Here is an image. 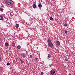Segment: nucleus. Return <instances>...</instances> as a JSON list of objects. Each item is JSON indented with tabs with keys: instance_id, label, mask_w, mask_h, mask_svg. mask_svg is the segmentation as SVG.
Returning <instances> with one entry per match:
<instances>
[{
	"instance_id": "nucleus-1",
	"label": "nucleus",
	"mask_w": 75,
	"mask_h": 75,
	"mask_svg": "<svg viewBox=\"0 0 75 75\" xmlns=\"http://www.w3.org/2000/svg\"><path fill=\"white\" fill-rule=\"evenodd\" d=\"M6 3L9 6H12L13 4V1L11 0H6Z\"/></svg>"
},
{
	"instance_id": "nucleus-6",
	"label": "nucleus",
	"mask_w": 75,
	"mask_h": 75,
	"mask_svg": "<svg viewBox=\"0 0 75 75\" xmlns=\"http://www.w3.org/2000/svg\"><path fill=\"white\" fill-rule=\"evenodd\" d=\"M51 74H52V75H53V74H55V71H51Z\"/></svg>"
},
{
	"instance_id": "nucleus-19",
	"label": "nucleus",
	"mask_w": 75,
	"mask_h": 75,
	"mask_svg": "<svg viewBox=\"0 0 75 75\" xmlns=\"http://www.w3.org/2000/svg\"><path fill=\"white\" fill-rule=\"evenodd\" d=\"M6 65H7L8 66V65H10V63H7L6 64Z\"/></svg>"
},
{
	"instance_id": "nucleus-27",
	"label": "nucleus",
	"mask_w": 75,
	"mask_h": 75,
	"mask_svg": "<svg viewBox=\"0 0 75 75\" xmlns=\"http://www.w3.org/2000/svg\"><path fill=\"white\" fill-rule=\"evenodd\" d=\"M0 11H3V10H0Z\"/></svg>"
},
{
	"instance_id": "nucleus-14",
	"label": "nucleus",
	"mask_w": 75,
	"mask_h": 75,
	"mask_svg": "<svg viewBox=\"0 0 75 75\" xmlns=\"http://www.w3.org/2000/svg\"><path fill=\"white\" fill-rule=\"evenodd\" d=\"M33 8H35V7H36V5L35 4H33Z\"/></svg>"
},
{
	"instance_id": "nucleus-22",
	"label": "nucleus",
	"mask_w": 75,
	"mask_h": 75,
	"mask_svg": "<svg viewBox=\"0 0 75 75\" xmlns=\"http://www.w3.org/2000/svg\"><path fill=\"white\" fill-rule=\"evenodd\" d=\"M41 75H43L44 74V72H41Z\"/></svg>"
},
{
	"instance_id": "nucleus-20",
	"label": "nucleus",
	"mask_w": 75,
	"mask_h": 75,
	"mask_svg": "<svg viewBox=\"0 0 75 75\" xmlns=\"http://www.w3.org/2000/svg\"><path fill=\"white\" fill-rule=\"evenodd\" d=\"M20 61H21V62H22V63H23V60H22L21 59H20Z\"/></svg>"
},
{
	"instance_id": "nucleus-12",
	"label": "nucleus",
	"mask_w": 75,
	"mask_h": 75,
	"mask_svg": "<svg viewBox=\"0 0 75 75\" xmlns=\"http://www.w3.org/2000/svg\"><path fill=\"white\" fill-rule=\"evenodd\" d=\"M47 57L48 58H51V54H48Z\"/></svg>"
},
{
	"instance_id": "nucleus-26",
	"label": "nucleus",
	"mask_w": 75,
	"mask_h": 75,
	"mask_svg": "<svg viewBox=\"0 0 75 75\" xmlns=\"http://www.w3.org/2000/svg\"><path fill=\"white\" fill-rule=\"evenodd\" d=\"M1 60V57L0 56V60Z\"/></svg>"
},
{
	"instance_id": "nucleus-16",
	"label": "nucleus",
	"mask_w": 75,
	"mask_h": 75,
	"mask_svg": "<svg viewBox=\"0 0 75 75\" xmlns=\"http://www.w3.org/2000/svg\"><path fill=\"white\" fill-rule=\"evenodd\" d=\"M50 20H53V18H52V17H50Z\"/></svg>"
},
{
	"instance_id": "nucleus-9",
	"label": "nucleus",
	"mask_w": 75,
	"mask_h": 75,
	"mask_svg": "<svg viewBox=\"0 0 75 75\" xmlns=\"http://www.w3.org/2000/svg\"><path fill=\"white\" fill-rule=\"evenodd\" d=\"M5 46H6V47H8V43H5Z\"/></svg>"
},
{
	"instance_id": "nucleus-11",
	"label": "nucleus",
	"mask_w": 75,
	"mask_h": 75,
	"mask_svg": "<svg viewBox=\"0 0 75 75\" xmlns=\"http://www.w3.org/2000/svg\"><path fill=\"white\" fill-rule=\"evenodd\" d=\"M64 25L65 27H67L68 26V24L66 23H65L64 24Z\"/></svg>"
},
{
	"instance_id": "nucleus-23",
	"label": "nucleus",
	"mask_w": 75,
	"mask_h": 75,
	"mask_svg": "<svg viewBox=\"0 0 75 75\" xmlns=\"http://www.w3.org/2000/svg\"><path fill=\"white\" fill-rule=\"evenodd\" d=\"M65 61H68V59H65Z\"/></svg>"
},
{
	"instance_id": "nucleus-21",
	"label": "nucleus",
	"mask_w": 75,
	"mask_h": 75,
	"mask_svg": "<svg viewBox=\"0 0 75 75\" xmlns=\"http://www.w3.org/2000/svg\"><path fill=\"white\" fill-rule=\"evenodd\" d=\"M30 58H33V55H31L30 56Z\"/></svg>"
},
{
	"instance_id": "nucleus-13",
	"label": "nucleus",
	"mask_w": 75,
	"mask_h": 75,
	"mask_svg": "<svg viewBox=\"0 0 75 75\" xmlns=\"http://www.w3.org/2000/svg\"><path fill=\"white\" fill-rule=\"evenodd\" d=\"M38 6L39 7L41 8L42 7V5L41 4H39L38 5Z\"/></svg>"
},
{
	"instance_id": "nucleus-7",
	"label": "nucleus",
	"mask_w": 75,
	"mask_h": 75,
	"mask_svg": "<svg viewBox=\"0 0 75 75\" xmlns=\"http://www.w3.org/2000/svg\"><path fill=\"white\" fill-rule=\"evenodd\" d=\"M11 44H12V46H13V47H15V43H14V42H11Z\"/></svg>"
},
{
	"instance_id": "nucleus-10",
	"label": "nucleus",
	"mask_w": 75,
	"mask_h": 75,
	"mask_svg": "<svg viewBox=\"0 0 75 75\" xmlns=\"http://www.w3.org/2000/svg\"><path fill=\"white\" fill-rule=\"evenodd\" d=\"M1 7H0V10H3V6H1Z\"/></svg>"
},
{
	"instance_id": "nucleus-15",
	"label": "nucleus",
	"mask_w": 75,
	"mask_h": 75,
	"mask_svg": "<svg viewBox=\"0 0 75 75\" xmlns=\"http://www.w3.org/2000/svg\"><path fill=\"white\" fill-rule=\"evenodd\" d=\"M17 48L18 49H20V48H21V46H20V45H18L17 46Z\"/></svg>"
},
{
	"instance_id": "nucleus-3",
	"label": "nucleus",
	"mask_w": 75,
	"mask_h": 75,
	"mask_svg": "<svg viewBox=\"0 0 75 75\" xmlns=\"http://www.w3.org/2000/svg\"><path fill=\"white\" fill-rule=\"evenodd\" d=\"M47 42L48 44L51 43V39H48L47 40Z\"/></svg>"
},
{
	"instance_id": "nucleus-8",
	"label": "nucleus",
	"mask_w": 75,
	"mask_h": 75,
	"mask_svg": "<svg viewBox=\"0 0 75 75\" xmlns=\"http://www.w3.org/2000/svg\"><path fill=\"white\" fill-rule=\"evenodd\" d=\"M3 19V16H2L0 15V20H2Z\"/></svg>"
},
{
	"instance_id": "nucleus-17",
	"label": "nucleus",
	"mask_w": 75,
	"mask_h": 75,
	"mask_svg": "<svg viewBox=\"0 0 75 75\" xmlns=\"http://www.w3.org/2000/svg\"><path fill=\"white\" fill-rule=\"evenodd\" d=\"M64 33L65 34H67V33H68V31L67 30H65L64 31Z\"/></svg>"
},
{
	"instance_id": "nucleus-4",
	"label": "nucleus",
	"mask_w": 75,
	"mask_h": 75,
	"mask_svg": "<svg viewBox=\"0 0 75 75\" xmlns=\"http://www.w3.org/2000/svg\"><path fill=\"white\" fill-rule=\"evenodd\" d=\"M56 44L57 45H60V42L59 41H57L56 42Z\"/></svg>"
},
{
	"instance_id": "nucleus-25",
	"label": "nucleus",
	"mask_w": 75,
	"mask_h": 75,
	"mask_svg": "<svg viewBox=\"0 0 75 75\" xmlns=\"http://www.w3.org/2000/svg\"><path fill=\"white\" fill-rule=\"evenodd\" d=\"M35 60H37L38 59V58H36L35 59Z\"/></svg>"
},
{
	"instance_id": "nucleus-5",
	"label": "nucleus",
	"mask_w": 75,
	"mask_h": 75,
	"mask_svg": "<svg viewBox=\"0 0 75 75\" xmlns=\"http://www.w3.org/2000/svg\"><path fill=\"white\" fill-rule=\"evenodd\" d=\"M49 46H50V47H52L54 45H53L52 43H49Z\"/></svg>"
},
{
	"instance_id": "nucleus-24",
	"label": "nucleus",
	"mask_w": 75,
	"mask_h": 75,
	"mask_svg": "<svg viewBox=\"0 0 75 75\" xmlns=\"http://www.w3.org/2000/svg\"><path fill=\"white\" fill-rule=\"evenodd\" d=\"M49 66V67H52V66H51V64H50Z\"/></svg>"
},
{
	"instance_id": "nucleus-2",
	"label": "nucleus",
	"mask_w": 75,
	"mask_h": 75,
	"mask_svg": "<svg viewBox=\"0 0 75 75\" xmlns=\"http://www.w3.org/2000/svg\"><path fill=\"white\" fill-rule=\"evenodd\" d=\"M21 57L23 58H25V57H26V55H27V54L25 53H21Z\"/></svg>"
},
{
	"instance_id": "nucleus-18",
	"label": "nucleus",
	"mask_w": 75,
	"mask_h": 75,
	"mask_svg": "<svg viewBox=\"0 0 75 75\" xmlns=\"http://www.w3.org/2000/svg\"><path fill=\"white\" fill-rule=\"evenodd\" d=\"M19 25L18 24H16V28H18V27H19Z\"/></svg>"
}]
</instances>
